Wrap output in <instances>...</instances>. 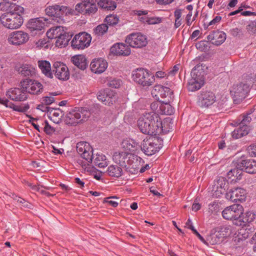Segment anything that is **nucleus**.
<instances>
[{
	"mask_svg": "<svg viewBox=\"0 0 256 256\" xmlns=\"http://www.w3.org/2000/svg\"><path fill=\"white\" fill-rule=\"evenodd\" d=\"M200 66H194L191 72V78L188 84V89L190 92H195L200 90L204 84V78L198 70Z\"/></svg>",
	"mask_w": 256,
	"mask_h": 256,
	"instance_id": "nucleus-9",
	"label": "nucleus"
},
{
	"mask_svg": "<svg viewBox=\"0 0 256 256\" xmlns=\"http://www.w3.org/2000/svg\"><path fill=\"white\" fill-rule=\"evenodd\" d=\"M29 39L28 34L21 30L10 33L8 37V41L10 44L20 45L26 43Z\"/></svg>",
	"mask_w": 256,
	"mask_h": 256,
	"instance_id": "nucleus-19",
	"label": "nucleus"
},
{
	"mask_svg": "<svg viewBox=\"0 0 256 256\" xmlns=\"http://www.w3.org/2000/svg\"><path fill=\"white\" fill-rule=\"evenodd\" d=\"M248 150L252 155L256 156V143L250 145L248 148Z\"/></svg>",
	"mask_w": 256,
	"mask_h": 256,
	"instance_id": "nucleus-57",
	"label": "nucleus"
},
{
	"mask_svg": "<svg viewBox=\"0 0 256 256\" xmlns=\"http://www.w3.org/2000/svg\"><path fill=\"white\" fill-rule=\"evenodd\" d=\"M174 108L170 104H166L164 106V113L167 115H171L174 112Z\"/></svg>",
	"mask_w": 256,
	"mask_h": 256,
	"instance_id": "nucleus-55",
	"label": "nucleus"
},
{
	"mask_svg": "<svg viewBox=\"0 0 256 256\" xmlns=\"http://www.w3.org/2000/svg\"><path fill=\"white\" fill-rule=\"evenodd\" d=\"M250 130V129L248 126H240L232 132V136L236 139L240 138L244 136L247 135Z\"/></svg>",
	"mask_w": 256,
	"mask_h": 256,
	"instance_id": "nucleus-35",
	"label": "nucleus"
},
{
	"mask_svg": "<svg viewBox=\"0 0 256 256\" xmlns=\"http://www.w3.org/2000/svg\"><path fill=\"white\" fill-rule=\"evenodd\" d=\"M20 74L24 76H32L35 74L36 70L32 65L22 64L18 69Z\"/></svg>",
	"mask_w": 256,
	"mask_h": 256,
	"instance_id": "nucleus-34",
	"label": "nucleus"
},
{
	"mask_svg": "<svg viewBox=\"0 0 256 256\" xmlns=\"http://www.w3.org/2000/svg\"><path fill=\"white\" fill-rule=\"evenodd\" d=\"M20 86L26 92L31 94L38 95L42 92L44 87L42 84L36 80L25 78L20 82Z\"/></svg>",
	"mask_w": 256,
	"mask_h": 256,
	"instance_id": "nucleus-10",
	"label": "nucleus"
},
{
	"mask_svg": "<svg viewBox=\"0 0 256 256\" xmlns=\"http://www.w3.org/2000/svg\"><path fill=\"white\" fill-rule=\"evenodd\" d=\"M38 68L42 74L50 78H52V70L50 62L47 60H38Z\"/></svg>",
	"mask_w": 256,
	"mask_h": 256,
	"instance_id": "nucleus-29",
	"label": "nucleus"
},
{
	"mask_svg": "<svg viewBox=\"0 0 256 256\" xmlns=\"http://www.w3.org/2000/svg\"><path fill=\"white\" fill-rule=\"evenodd\" d=\"M122 84V81L118 79H112L110 80L108 83V85L112 88H120Z\"/></svg>",
	"mask_w": 256,
	"mask_h": 256,
	"instance_id": "nucleus-50",
	"label": "nucleus"
},
{
	"mask_svg": "<svg viewBox=\"0 0 256 256\" xmlns=\"http://www.w3.org/2000/svg\"><path fill=\"white\" fill-rule=\"evenodd\" d=\"M251 114V112L248 113L246 114H244L241 116L242 117V120H241L240 123V126H248V124H249L252 120V118L250 116Z\"/></svg>",
	"mask_w": 256,
	"mask_h": 256,
	"instance_id": "nucleus-47",
	"label": "nucleus"
},
{
	"mask_svg": "<svg viewBox=\"0 0 256 256\" xmlns=\"http://www.w3.org/2000/svg\"><path fill=\"white\" fill-rule=\"evenodd\" d=\"M192 16V12H189L186 16V21L187 25L190 26L191 25L192 20H191V17Z\"/></svg>",
	"mask_w": 256,
	"mask_h": 256,
	"instance_id": "nucleus-62",
	"label": "nucleus"
},
{
	"mask_svg": "<svg viewBox=\"0 0 256 256\" xmlns=\"http://www.w3.org/2000/svg\"><path fill=\"white\" fill-rule=\"evenodd\" d=\"M222 238L226 237L230 235L232 232V227L230 226H224L221 227L220 231Z\"/></svg>",
	"mask_w": 256,
	"mask_h": 256,
	"instance_id": "nucleus-48",
	"label": "nucleus"
},
{
	"mask_svg": "<svg viewBox=\"0 0 256 256\" xmlns=\"http://www.w3.org/2000/svg\"><path fill=\"white\" fill-rule=\"evenodd\" d=\"M154 91L157 92V94L162 98H172L173 94L170 89L168 87L162 85H158L154 86Z\"/></svg>",
	"mask_w": 256,
	"mask_h": 256,
	"instance_id": "nucleus-32",
	"label": "nucleus"
},
{
	"mask_svg": "<svg viewBox=\"0 0 256 256\" xmlns=\"http://www.w3.org/2000/svg\"><path fill=\"white\" fill-rule=\"evenodd\" d=\"M228 188V182L222 176L218 177L209 188V193L213 198H219L223 195Z\"/></svg>",
	"mask_w": 256,
	"mask_h": 256,
	"instance_id": "nucleus-8",
	"label": "nucleus"
},
{
	"mask_svg": "<svg viewBox=\"0 0 256 256\" xmlns=\"http://www.w3.org/2000/svg\"><path fill=\"white\" fill-rule=\"evenodd\" d=\"M110 52L116 56H128L130 54V48L123 43L114 44L110 48Z\"/></svg>",
	"mask_w": 256,
	"mask_h": 256,
	"instance_id": "nucleus-26",
	"label": "nucleus"
},
{
	"mask_svg": "<svg viewBox=\"0 0 256 256\" xmlns=\"http://www.w3.org/2000/svg\"><path fill=\"white\" fill-rule=\"evenodd\" d=\"M166 76L165 72L162 71H158L156 72L155 76L158 78H163Z\"/></svg>",
	"mask_w": 256,
	"mask_h": 256,
	"instance_id": "nucleus-64",
	"label": "nucleus"
},
{
	"mask_svg": "<svg viewBox=\"0 0 256 256\" xmlns=\"http://www.w3.org/2000/svg\"><path fill=\"white\" fill-rule=\"evenodd\" d=\"M28 186H30L32 190H34V191H37V192H40V187L38 185H34V184H32L31 183H28Z\"/></svg>",
	"mask_w": 256,
	"mask_h": 256,
	"instance_id": "nucleus-60",
	"label": "nucleus"
},
{
	"mask_svg": "<svg viewBox=\"0 0 256 256\" xmlns=\"http://www.w3.org/2000/svg\"><path fill=\"white\" fill-rule=\"evenodd\" d=\"M246 191L242 188H234L230 189L226 194V198L227 200L232 202H243L246 200Z\"/></svg>",
	"mask_w": 256,
	"mask_h": 256,
	"instance_id": "nucleus-17",
	"label": "nucleus"
},
{
	"mask_svg": "<svg viewBox=\"0 0 256 256\" xmlns=\"http://www.w3.org/2000/svg\"><path fill=\"white\" fill-rule=\"evenodd\" d=\"M67 10V6L54 5L48 7L46 9V12L48 16L55 18V20L58 22L59 20H61V18L62 16L64 14L66 13Z\"/></svg>",
	"mask_w": 256,
	"mask_h": 256,
	"instance_id": "nucleus-22",
	"label": "nucleus"
},
{
	"mask_svg": "<svg viewBox=\"0 0 256 256\" xmlns=\"http://www.w3.org/2000/svg\"><path fill=\"white\" fill-rule=\"evenodd\" d=\"M98 6L102 8L108 10H114L116 8V3L110 0H100Z\"/></svg>",
	"mask_w": 256,
	"mask_h": 256,
	"instance_id": "nucleus-39",
	"label": "nucleus"
},
{
	"mask_svg": "<svg viewBox=\"0 0 256 256\" xmlns=\"http://www.w3.org/2000/svg\"><path fill=\"white\" fill-rule=\"evenodd\" d=\"M201 206L200 204L196 202V200H194V203L193 204L192 206V210H194L195 212H196L200 209Z\"/></svg>",
	"mask_w": 256,
	"mask_h": 256,
	"instance_id": "nucleus-61",
	"label": "nucleus"
},
{
	"mask_svg": "<svg viewBox=\"0 0 256 256\" xmlns=\"http://www.w3.org/2000/svg\"><path fill=\"white\" fill-rule=\"evenodd\" d=\"M52 72L55 76L62 80H66L70 78V72L68 66L59 62H55L52 66Z\"/></svg>",
	"mask_w": 256,
	"mask_h": 256,
	"instance_id": "nucleus-18",
	"label": "nucleus"
},
{
	"mask_svg": "<svg viewBox=\"0 0 256 256\" xmlns=\"http://www.w3.org/2000/svg\"><path fill=\"white\" fill-rule=\"evenodd\" d=\"M227 99L221 96L217 98L215 94L211 91H202L198 96V104L202 108H208L212 104L222 110L227 105Z\"/></svg>",
	"mask_w": 256,
	"mask_h": 256,
	"instance_id": "nucleus-3",
	"label": "nucleus"
},
{
	"mask_svg": "<svg viewBox=\"0 0 256 256\" xmlns=\"http://www.w3.org/2000/svg\"><path fill=\"white\" fill-rule=\"evenodd\" d=\"M208 40L216 46H220L222 44L226 39V34L223 32L216 31L213 32L208 36Z\"/></svg>",
	"mask_w": 256,
	"mask_h": 256,
	"instance_id": "nucleus-28",
	"label": "nucleus"
},
{
	"mask_svg": "<svg viewBox=\"0 0 256 256\" xmlns=\"http://www.w3.org/2000/svg\"><path fill=\"white\" fill-rule=\"evenodd\" d=\"M138 124L141 132L144 134L156 136L165 134L168 132V130L163 128L162 127H158V125H154V126L152 125V126L140 118H139L138 121Z\"/></svg>",
	"mask_w": 256,
	"mask_h": 256,
	"instance_id": "nucleus-12",
	"label": "nucleus"
},
{
	"mask_svg": "<svg viewBox=\"0 0 256 256\" xmlns=\"http://www.w3.org/2000/svg\"><path fill=\"white\" fill-rule=\"evenodd\" d=\"M107 172L110 176L120 178L122 174V170L120 166L112 164L108 167Z\"/></svg>",
	"mask_w": 256,
	"mask_h": 256,
	"instance_id": "nucleus-37",
	"label": "nucleus"
},
{
	"mask_svg": "<svg viewBox=\"0 0 256 256\" xmlns=\"http://www.w3.org/2000/svg\"><path fill=\"white\" fill-rule=\"evenodd\" d=\"M98 99L105 105L110 106L114 102V94L110 89H104L99 91L97 94Z\"/></svg>",
	"mask_w": 256,
	"mask_h": 256,
	"instance_id": "nucleus-23",
	"label": "nucleus"
},
{
	"mask_svg": "<svg viewBox=\"0 0 256 256\" xmlns=\"http://www.w3.org/2000/svg\"><path fill=\"white\" fill-rule=\"evenodd\" d=\"M26 26L32 34L35 35L44 32L45 23L40 18H32L28 22Z\"/></svg>",
	"mask_w": 256,
	"mask_h": 256,
	"instance_id": "nucleus-21",
	"label": "nucleus"
},
{
	"mask_svg": "<svg viewBox=\"0 0 256 256\" xmlns=\"http://www.w3.org/2000/svg\"><path fill=\"white\" fill-rule=\"evenodd\" d=\"M132 79L143 86H149L154 84V76L143 68L137 69L133 72Z\"/></svg>",
	"mask_w": 256,
	"mask_h": 256,
	"instance_id": "nucleus-7",
	"label": "nucleus"
},
{
	"mask_svg": "<svg viewBox=\"0 0 256 256\" xmlns=\"http://www.w3.org/2000/svg\"><path fill=\"white\" fill-rule=\"evenodd\" d=\"M9 0H4L3 2H0V10L2 11H6L8 8L10 6V3L8 2Z\"/></svg>",
	"mask_w": 256,
	"mask_h": 256,
	"instance_id": "nucleus-56",
	"label": "nucleus"
},
{
	"mask_svg": "<svg viewBox=\"0 0 256 256\" xmlns=\"http://www.w3.org/2000/svg\"><path fill=\"white\" fill-rule=\"evenodd\" d=\"M242 170L239 168L238 166L237 168H234L233 170H230L228 173V176H234L236 178L237 180H240L242 175Z\"/></svg>",
	"mask_w": 256,
	"mask_h": 256,
	"instance_id": "nucleus-46",
	"label": "nucleus"
},
{
	"mask_svg": "<svg viewBox=\"0 0 256 256\" xmlns=\"http://www.w3.org/2000/svg\"><path fill=\"white\" fill-rule=\"evenodd\" d=\"M24 8L19 6H14V10H10L0 17L1 24L5 28L10 29L20 28L24 22L22 16L20 13H23Z\"/></svg>",
	"mask_w": 256,
	"mask_h": 256,
	"instance_id": "nucleus-2",
	"label": "nucleus"
},
{
	"mask_svg": "<svg viewBox=\"0 0 256 256\" xmlns=\"http://www.w3.org/2000/svg\"><path fill=\"white\" fill-rule=\"evenodd\" d=\"M246 29L249 33L256 34V22H252L248 24Z\"/></svg>",
	"mask_w": 256,
	"mask_h": 256,
	"instance_id": "nucleus-54",
	"label": "nucleus"
},
{
	"mask_svg": "<svg viewBox=\"0 0 256 256\" xmlns=\"http://www.w3.org/2000/svg\"><path fill=\"white\" fill-rule=\"evenodd\" d=\"M74 181L77 184L80 186V188H82L83 187H84V182L80 178H76L74 179Z\"/></svg>",
	"mask_w": 256,
	"mask_h": 256,
	"instance_id": "nucleus-63",
	"label": "nucleus"
},
{
	"mask_svg": "<svg viewBox=\"0 0 256 256\" xmlns=\"http://www.w3.org/2000/svg\"><path fill=\"white\" fill-rule=\"evenodd\" d=\"M118 20H119L117 16L114 14H110L106 18L104 22H106V24H107L108 26H113L116 24Z\"/></svg>",
	"mask_w": 256,
	"mask_h": 256,
	"instance_id": "nucleus-45",
	"label": "nucleus"
},
{
	"mask_svg": "<svg viewBox=\"0 0 256 256\" xmlns=\"http://www.w3.org/2000/svg\"><path fill=\"white\" fill-rule=\"evenodd\" d=\"M140 118L152 126L158 125V127H162L163 128L165 126L166 122L162 123L159 115L154 112H145Z\"/></svg>",
	"mask_w": 256,
	"mask_h": 256,
	"instance_id": "nucleus-20",
	"label": "nucleus"
},
{
	"mask_svg": "<svg viewBox=\"0 0 256 256\" xmlns=\"http://www.w3.org/2000/svg\"><path fill=\"white\" fill-rule=\"evenodd\" d=\"M76 150L81 156L82 159L78 160V164L80 165L85 170H90V164L92 160V149L90 144L86 142H82L77 144Z\"/></svg>",
	"mask_w": 256,
	"mask_h": 256,
	"instance_id": "nucleus-4",
	"label": "nucleus"
},
{
	"mask_svg": "<svg viewBox=\"0 0 256 256\" xmlns=\"http://www.w3.org/2000/svg\"><path fill=\"white\" fill-rule=\"evenodd\" d=\"M243 213L242 206L239 204H234L224 208L222 212V216L226 220H234L233 223L237 226H242L244 224V223L250 222L254 218V214L250 212H246V217L242 218Z\"/></svg>",
	"mask_w": 256,
	"mask_h": 256,
	"instance_id": "nucleus-1",
	"label": "nucleus"
},
{
	"mask_svg": "<svg viewBox=\"0 0 256 256\" xmlns=\"http://www.w3.org/2000/svg\"><path fill=\"white\" fill-rule=\"evenodd\" d=\"M238 166L242 170L249 174L256 173V160L254 159L242 160L238 164Z\"/></svg>",
	"mask_w": 256,
	"mask_h": 256,
	"instance_id": "nucleus-25",
	"label": "nucleus"
},
{
	"mask_svg": "<svg viewBox=\"0 0 256 256\" xmlns=\"http://www.w3.org/2000/svg\"><path fill=\"white\" fill-rule=\"evenodd\" d=\"M71 61L76 66L82 70L86 69L88 65L85 56L82 54L73 56L71 58Z\"/></svg>",
	"mask_w": 256,
	"mask_h": 256,
	"instance_id": "nucleus-30",
	"label": "nucleus"
},
{
	"mask_svg": "<svg viewBox=\"0 0 256 256\" xmlns=\"http://www.w3.org/2000/svg\"><path fill=\"white\" fill-rule=\"evenodd\" d=\"M14 200H16L18 202H20V204H24V206H28L27 204H25V203H27L26 202L24 199H23L20 197H18V196H16L14 198Z\"/></svg>",
	"mask_w": 256,
	"mask_h": 256,
	"instance_id": "nucleus-59",
	"label": "nucleus"
},
{
	"mask_svg": "<svg viewBox=\"0 0 256 256\" xmlns=\"http://www.w3.org/2000/svg\"><path fill=\"white\" fill-rule=\"evenodd\" d=\"M82 2L76 4L75 10L83 14H94L98 10L96 0H82Z\"/></svg>",
	"mask_w": 256,
	"mask_h": 256,
	"instance_id": "nucleus-16",
	"label": "nucleus"
},
{
	"mask_svg": "<svg viewBox=\"0 0 256 256\" xmlns=\"http://www.w3.org/2000/svg\"><path fill=\"white\" fill-rule=\"evenodd\" d=\"M134 158L135 156L126 152H116L112 156L114 162L128 168L131 166H134L132 164Z\"/></svg>",
	"mask_w": 256,
	"mask_h": 256,
	"instance_id": "nucleus-14",
	"label": "nucleus"
},
{
	"mask_svg": "<svg viewBox=\"0 0 256 256\" xmlns=\"http://www.w3.org/2000/svg\"><path fill=\"white\" fill-rule=\"evenodd\" d=\"M90 115L89 110L83 108H75L66 114L65 121L67 124L76 126L86 121Z\"/></svg>",
	"mask_w": 256,
	"mask_h": 256,
	"instance_id": "nucleus-5",
	"label": "nucleus"
},
{
	"mask_svg": "<svg viewBox=\"0 0 256 256\" xmlns=\"http://www.w3.org/2000/svg\"><path fill=\"white\" fill-rule=\"evenodd\" d=\"M92 40L90 34L86 32L76 34L71 42V46L74 49H84L88 47Z\"/></svg>",
	"mask_w": 256,
	"mask_h": 256,
	"instance_id": "nucleus-13",
	"label": "nucleus"
},
{
	"mask_svg": "<svg viewBox=\"0 0 256 256\" xmlns=\"http://www.w3.org/2000/svg\"><path fill=\"white\" fill-rule=\"evenodd\" d=\"M186 225L187 226L188 228L190 229L192 231L194 234H195L198 238L200 240L201 242H202L204 244H206V242L204 239V238L194 228V226H192V222L190 219H188L186 222Z\"/></svg>",
	"mask_w": 256,
	"mask_h": 256,
	"instance_id": "nucleus-44",
	"label": "nucleus"
},
{
	"mask_svg": "<svg viewBox=\"0 0 256 256\" xmlns=\"http://www.w3.org/2000/svg\"><path fill=\"white\" fill-rule=\"evenodd\" d=\"M180 68V64H176L168 72L169 74L174 75L178 72Z\"/></svg>",
	"mask_w": 256,
	"mask_h": 256,
	"instance_id": "nucleus-58",
	"label": "nucleus"
},
{
	"mask_svg": "<svg viewBox=\"0 0 256 256\" xmlns=\"http://www.w3.org/2000/svg\"><path fill=\"white\" fill-rule=\"evenodd\" d=\"M66 30H65L62 35L56 39V46L62 48L68 44V42L72 36V34L67 32Z\"/></svg>",
	"mask_w": 256,
	"mask_h": 256,
	"instance_id": "nucleus-31",
	"label": "nucleus"
},
{
	"mask_svg": "<svg viewBox=\"0 0 256 256\" xmlns=\"http://www.w3.org/2000/svg\"><path fill=\"white\" fill-rule=\"evenodd\" d=\"M60 94L58 92H52L49 94V96H46L42 98V104L46 105H50L53 103L55 99L54 96H58Z\"/></svg>",
	"mask_w": 256,
	"mask_h": 256,
	"instance_id": "nucleus-43",
	"label": "nucleus"
},
{
	"mask_svg": "<svg viewBox=\"0 0 256 256\" xmlns=\"http://www.w3.org/2000/svg\"><path fill=\"white\" fill-rule=\"evenodd\" d=\"M94 158V164L100 168H103L107 166L106 157L103 154H98Z\"/></svg>",
	"mask_w": 256,
	"mask_h": 256,
	"instance_id": "nucleus-38",
	"label": "nucleus"
},
{
	"mask_svg": "<svg viewBox=\"0 0 256 256\" xmlns=\"http://www.w3.org/2000/svg\"><path fill=\"white\" fill-rule=\"evenodd\" d=\"M30 108V106L28 104H24L23 106H18L14 107V110L18 112H25Z\"/></svg>",
	"mask_w": 256,
	"mask_h": 256,
	"instance_id": "nucleus-53",
	"label": "nucleus"
},
{
	"mask_svg": "<svg viewBox=\"0 0 256 256\" xmlns=\"http://www.w3.org/2000/svg\"><path fill=\"white\" fill-rule=\"evenodd\" d=\"M222 20V17L220 16H216L207 25L206 24H204V28L205 29L208 28L210 26L214 25L219 23Z\"/></svg>",
	"mask_w": 256,
	"mask_h": 256,
	"instance_id": "nucleus-51",
	"label": "nucleus"
},
{
	"mask_svg": "<svg viewBox=\"0 0 256 256\" xmlns=\"http://www.w3.org/2000/svg\"><path fill=\"white\" fill-rule=\"evenodd\" d=\"M162 146L163 140L161 138L158 136H150L143 140L140 148L146 155L150 156L158 152Z\"/></svg>",
	"mask_w": 256,
	"mask_h": 256,
	"instance_id": "nucleus-6",
	"label": "nucleus"
},
{
	"mask_svg": "<svg viewBox=\"0 0 256 256\" xmlns=\"http://www.w3.org/2000/svg\"><path fill=\"white\" fill-rule=\"evenodd\" d=\"M108 30V26L106 24H100L98 25L94 29V32L96 36L104 35Z\"/></svg>",
	"mask_w": 256,
	"mask_h": 256,
	"instance_id": "nucleus-42",
	"label": "nucleus"
},
{
	"mask_svg": "<svg viewBox=\"0 0 256 256\" xmlns=\"http://www.w3.org/2000/svg\"><path fill=\"white\" fill-rule=\"evenodd\" d=\"M249 90V86L247 84L240 83L234 84L230 92L234 98V100L239 102L246 96Z\"/></svg>",
	"mask_w": 256,
	"mask_h": 256,
	"instance_id": "nucleus-15",
	"label": "nucleus"
},
{
	"mask_svg": "<svg viewBox=\"0 0 256 256\" xmlns=\"http://www.w3.org/2000/svg\"><path fill=\"white\" fill-rule=\"evenodd\" d=\"M252 231L247 227H242L238 230V236L240 239H246L252 235Z\"/></svg>",
	"mask_w": 256,
	"mask_h": 256,
	"instance_id": "nucleus-41",
	"label": "nucleus"
},
{
	"mask_svg": "<svg viewBox=\"0 0 256 256\" xmlns=\"http://www.w3.org/2000/svg\"><path fill=\"white\" fill-rule=\"evenodd\" d=\"M125 42L129 46L137 48H144L148 44L146 36L140 32H134L128 34L126 36Z\"/></svg>",
	"mask_w": 256,
	"mask_h": 256,
	"instance_id": "nucleus-11",
	"label": "nucleus"
},
{
	"mask_svg": "<svg viewBox=\"0 0 256 256\" xmlns=\"http://www.w3.org/2000/svg\"><path fill=\"white\" fill-rule=\"evenodd\" d=\"M222 238L221 234L220 232H216L208 236L207 241L210 244L214 245L219 243L222 240Z\"/></svg>",
	"mask_w": 256,
	"mask_h": 256,
	"instance_id": "nucleus-40",
	"label": "nucleus"
},
{
	"mask_svg": "<svg viewBox=\"0 0 256 256\" xmlns=\"http://www.w3.org/2000/svg\"><path fill=\"white\" fill-rule=\"evenodd\" d=\"M8 98L14 101H24L28 98L26 93L19 88H12L6 92Z\"/></svg>",
	"mask_w": 256,
	"mask_h": 256,
	"instance_id": "nucleus-24",
	"label": "nucleus"
},
{
	"mask_svg": "<svg viewBox=\"0 0 256 256\" xmlns=\"http://www.w3.org/2000/svg\"><path fill=\"white\" fill-rule=\"evenodd\" d=\"M91 70L96 74L103 72L108 67V63L103 58L95 59L91 62L90 64Z\"/></svg>",
	"mask_w": 256,
	"mask_h": 256,
	"instance_id": "nucleus-27",
	"label": "nucleus"
},
{
	"mask_svg": "<svg viewBox=\"0 0 256 256\" xmlns=\"http://www.w3.org/2000/svg\"><path fill=\"white\" fill-rule=\"evenodd\" d=\"M44 131L48 135H52V134L54 132L55 129L50 126L47 120H45L44 122Z\"/></svg>",
	"mask_w": 256,
	"mask_h": 256,
	"instance_id": "nucleus-49",
	"label": "nucleus"
},
{
	"mask_svg": "<svg viewBox=\"0 0 256 256\" xmlns=\"http://www.w3.org/2000/svg\"><path fill=\"white\" fill-rule=\"evenodd\" d=\"M66 28L62 26H57L50 28L47 32V36L50 39H57L64 32Z\"/></svg>",
	"mask_w": 256,
	"mask_h": 256,
	"instance_id": "nucleus-33",
	"label": "nucleus"
},
{
	"mask_svg": "<svg viewBox=\"0 0 256 256\" xmlns=\"http://www.w3.org/2000/svg\"><path fill=\"white\" fill-rule=\"evenodd\" d=\"M122 146L126 150L130 152H135L139 146L138 144L132 140H124Z\"/></svg>",
	"mask_w": 256,
	"mask_h": 256,
	"instance_id": "nucleus-36",
	"label": "nucleus"
},
{
	"mask_svg": "<svg viewBox=\"0 0 256 256\" xmlns=\"http://www.w3.org/2000/svg\"><path fill=\"white\" fill-rule=\"evenodd\" d=\"M218 204L216 202H213L208 204L209 211L212 213L216 212L218 210Z\"/></svg>",
	"mask_w": 256,
	"mask_h": 256,
	"instance_id": "nucleus-52",
	"label": "nucleus"
}]
</instances>
